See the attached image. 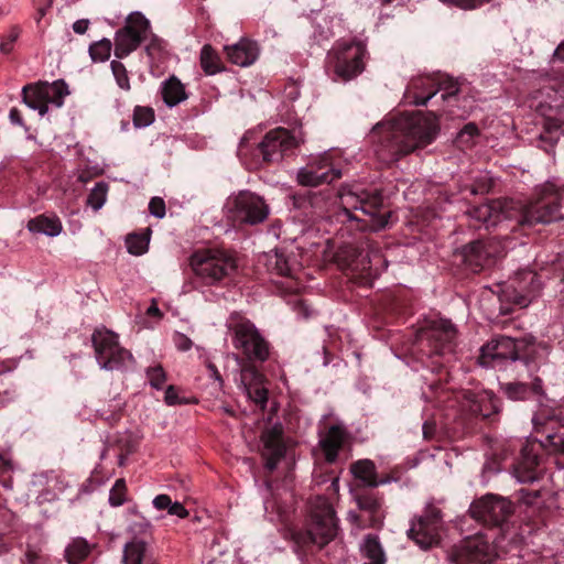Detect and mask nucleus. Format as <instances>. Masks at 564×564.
Masks as SVG:
<instances>
[{
    "label": "nucleus",
    "instance_id": "37998d69",
    "mask_svg": "<svg viewBox=\"0 0 564 564\" xmlns=\"http://www.w3.org/2000/svg\"><path fill=\"white\" fill-rule=\"evenodd\" d=\"M127 500V485L123 478L116 480L109 492V503L112 507L122 506Z\"/></svg>",
    "mask_w": 564,
    "mask_h": 564
},
{
    "label": "nucleus",
    "instance_id": "423d86ee",
    "mask_svg": "<svg viewBox=\"0 0 564 564\" xmlns=\"http://www.w3.org/2000/svg\"><path fill=\"white\" fill-rule=\"evenodd\" d=\"M189 265L206 284H214L231 275L237 269L234 256L225 250L207 249L193 253Z\"/></svg>",
    "mask_w": 564,
    "mask_h": 564
},
{
    "label": "nucleus",
    "instance_id": "69168bd1",
    "mask_svg": "<svg viewBox=\"0 0 564 564\" xmlns=\"http://www.w3.org/2000/svg\"><path fill=\"white\" fill-rule=\"evenodd\" d=\"M147 314L149 316H154V317H158V318H161L163 316L162 312L160 311L155 300H152V303L151 305L148 307L147 310Z\"/></svg>",
    "mask_w": 564,
    "mask_h": 564
},
{
    "label": "nucleus",
    "instance_id": "864d4df0",
    "mask_svg": "<svg viewBox=\"0 0 564 564\" xmlns=\"http://www.w3.org/2000/svg\"><path fill=\"white\" fill-rule=\"evenodd\" d=\"M149 210L156 218H163L165 216L164 200L161 197H153L149 203Z\"/></svg>",
    "mask_w": 564,
    "mask_h": 564
},
{
    "label": "nucleus",
    "instance_id": "052dcab7",
    "mask_svg": "<svg viewBox=\"0 0 564 564\" xmlns=\"http://www.w3.org/2000/svg\"><path fill=\"white\" fill-rule=\"evenodd\" d=\"M172 500L167 495H159L153 499V506L158 510H169Z\"/></svg>",
    "mask_w": 564,
    "mask_h": 564
},
{
    "label": "nucleus",
    "instance_id": "5701e85b",
    "mask_svg": "<svg viewBox=\"0 0 564 564\" xmlns=\"http://www.w3.org/2000/svg\"><path fill=\"white\" fill-rule=\"evenodd\" d=\"M502 393L512 401H527L532 398L546 397L543 380L539 376L531 375V381H512L501 383Z\"/></svg>",
    "mask_w": 564,
    "mask_h": 564
},
{
    "label": "nucleus",
    "instance_id": "6ab92c4d",
    "mask_svg": "<svg viewBox=\"0 0 564 564\" xmlns=\"http://www.w3.org/2000/svg\"><path fill=\"white\" fill-rule=\"evenodd\" d=\"M451 558L456 564H489L491 547L481 536H469L455 547Z\"/></svg>",
    "mask_w": 564,
    "mask_h": 564
},
{
    "label": "nucleus",
    "instance_id": "a878e982",
    "mask_svg": "<svg viewBox=\"0 0 564 564\" xmlns=\"http://www.w3.org/2000/svg\"><path fill=\"white\" fill-rule=\"evenodd\" d=\"M554 419V415L551 416L544 415L543 413H536L532 419V423L538 433H545V438L541 441L542 446L549 448L552 453L564 455V433L550 432L546 426L547 422H552Z\"/></svg>",
    "mask_w": 564,
    "mask_h": 564
},
{
    "label": "nucleus",
    "instance_id": "393cba45",
    "mask_svg": "<svg viewBox=\"0 0 564 564\" xmlns=\"http://www.w3.org/2000/svg\"><path fill=\"white\" fill-rule=\"evenodd\" d=\"M491 245L477 240L465 246L463 249L465 263L474 271H480L491 263L495 252Z\"/></svg>",
    "mask_w": 564,
    "mask_h": 564
},
{
    "label": "nucleus",
    "instance_id": "f8f14e48",
    "mask_svg": "<svg viewBox=\"0 0 564 564\" xmlns=\"http://www.w3.org/2000/svg\"><path fill=\"white\" fill-rule=\"evenodd\" d=\"M469 513L484 525L502 527L513 513V505L506 498L488 494L470 505Z\"/></svg>",
    "mask_w": 564,
    "mask_h": 564
},
{
    "label": "nucleus",
    "instance_id": "f704fd0d",
    "mask_svg": "<svg viewBox=\"0 0 564 564\" xmlns=\"http://www.w3.org/2000/svg\"><path fill=\"white\" fill-rule=\"evenodd\" d=\"M162 97L169 107H174L187 98L183 84L172 76L163 83Z\"/></svg>",
    "mask_w": 564,
    "mask_h": 564
},
{
    "label": "nucleus",
    "instance_id": "0e129e2a",
    "mask_svg": "<svg viewBox=\"0 0 564 564\" xmlns=\"http://www.w3.org/2000/svg\"><path fill=\"white\" fill-rule=\"evenodd\" d=\"M89 26V20L87 19H80L74 22L73 30L77 34H84Z\"/></svg>",
    "mask_w": 564,
    "mask_h": 564
},
{
    "label": "nucleus",
    "instance_id": "3c124183",
    "mask_svg": "<svg viewBox=\"0 0 564 564\" xmlns=\"http://www.w3.org/2000/svg\"><path fill=\"white\" fill-rule=\"evenodd\" d=\"M152 524L147 519H141L130 523L128 531L139 538V535H151Z\"/></svg>",
    "mask_w": 564,
    "mask_h": 564
},
{
    "label": "nucleus",
    "instance_id": "4c0bfd02",
    "mask_svg": "<svg viewBox=\"0 0 564 564\" xmlns=\"http://www.w3.org/2000/svg\"><path fill=\"white\" fill-rule=\"evenodd\" d=\"M200 66L207 75L221 70L220 57L209 44L204 45L200 51Z\"/></svg>",
    "mask_w": 564,
    "mask_h": 564
},
{
    "label": "nucleus",
    "instance_id": "473e14b6",
    "mask_svg": "<svg viewBox=\"0 0 564 564\" xmlns=\"http://www.w3.org/2000/svg\"><path fill=\"white\" fill-rule=\"evenodd\" d=\"M538 109L544 117V133L540 135V140L541 142L546 143L543 145V149L549 152L556 143V139L552 135L553 132L563 129L564 122L561 119L553 117L551 113H547L546 107L543 104H540Z\"/></svg>",
    "mask_w": 564,
    "mask_h": 564
},
{
    "label": "nucleus",
    "instance_id": "f3484780",
    "mask_svg": "<svg viewBox=\"0 0 564 564\" xmlns=\"http://www.w3.org/2000/svg\"><path fill=\"white\" fill-rule=\"evenodd\" d=\"M522 340L500 336L481 347L479 362L485 367H497L506 360H518Z\"/></svg>",
    "mask_w": 564,
    "mask_h": 564
},
{
    "label": "nucleus",
    "instance_id": "c85d7f7f",
    "mask_svg": "<svg viewBox=\"0 0 564 564\" xmlns=\"http://www.w3.org/2000/svg\"><path fill=\"white\" fill-rule=\"evenodd\" d=\"M347 436V431L343 426H329L325 436L319 441V445L324 452L326 462L334 463L337 459L338 453L341 449Z\"/></svg>",
    "mask_w": 564,
    "mask_h": 564
},
{
    "label": "nucleus",
    "instance_id": "a19ab883",
    "mask_svg": "<svg viewBox=\"0 0 564 564\" xmlns=\"http://www.w3.org/2000/svg\"><path fill=\"white\" fill-rule=\"evenodd\" d=\"M149 240L150 238L147 235H128L126 239L128 252L134 256H141L148 250Z\"/></svg>",
    "mask_w": 564,
    "mask_h": 564
},
{
    "label": "nucleus",
    "instance_id": "9d476101",
    "mask_svg": "<svg viewBox=\"0 0 564 564\" xmlns=\"http://www.w3.org/2000/svg\"><path fill=\"white\" fill-rule=\"evenodd\" d=\"M457 333L451 319L440 317L427 321L419 329L416 340L420 346L430 348V355H444L453 351Z\"/></svg>",
    "mask_w": 564,
    "mask_h": 564
},
{
    "label": "nucleus",
    "instance_id": "72a5a7b5",
    "mask_svg": "<svg viewBox=\"0 0 564 564\" xmlns=\"http://www.w3.org/2000/svg\"><path fill=\"white\" fill-rule=\"evenodd\" d=\"M360 552L364 557L369 560L368 563L364 564H384L386 554L379 538L375 534H368L365 536L362 544L360 545Z\"/></svg>",
    "mask_w": 564,
    "mask_h": 564
},
{
    "label": "nucleus",
    "instance_id": "c03bdc74",
    "mask_svg": "<svg viewBox=\"0 0 564 564\" xmlns=\"http://www.w3.org/2000/svg\"><path fill=\"white\" fill-rule=\"evenodd\" d=\"M246 390L248 397L259 405L261 410H264L268 402V389L260 384V382H256L254 384L246 387Z\"/></svg>",
    "mask_w": 564,
    "mask_h": 564
},
{
    "label": "nucleus",
    "instance_id": "b1692460",
    "mask_svg": "<svg viewBox=\"0 0 564 564\" xmlns=\"http://www.w3.org/2000/svg\"><path fill=\"white\" fill-rule=\"evenodd\" d=\"M514 475L520 482H533L541 478L540 457L532 448H522L521 457L514 466Z\"/></svg>",
    "mask_w": 564,
    "mask_h": 564
},
{
    "label": "nucleus",
    "instance_id": "c9c22d12",
    "mask_svg": "<svg viewBox=\"0 0 564 564\" xmlns=\"http://www.w3.org/2000/svg\"><path fill=\"white\" fill-rule=\"evenodd\" d=\"M350 471L356 479H359L365 486L375 488L376 482V465L370 459H360L351 464Z\"/></svg>",
    "mask_w": 564,
    "mask_h": 564
},
{
    "label": "nucleus",
    "instance_id": "e433bc0d",
    "mask_svg": "<svg viewBox=\"0 0 564 564\" xmlns=\"http://www.w3.org/2000/svg\"><path fill=\"white\" fill-rule=\"evenodd\" d=\"M268 270L279 276L293 278V267L290 263L289 257L279 250L267 257Z\"/></svg>",
    "mask_w": 564,
    "mask_h": 564
},
{
    "label": "nucleus",
    "instance_id": "2f4dec72",
    "mask_svg": "<svg viewBox=\"0 0 564 564\" xmlns=\"http://www.w3.org/2000/svg\"><path fill=\"white\" fill-rule=\"evenodd\" d=\"M26 227L31 232L44 234L50 237L58 236L63 228L58 217H48L45 215H40L30 219Z\"/></svg>",
    "mask_w": 564,
    "mask_h": 564
},
{
    "label": "nucleus",
    "instance_id": "9b49d317",
    "mask_svg": "<svg viewBox=\"0 0 564 564\" xmlns=\"http://www.w3.org/2000/svg\"><path fill=\"white\" fill-rule=\"evenodd\" d=\"M68 95L67 85L63 80L52 84H29L22 88V101L31 109L37 110L41 117L48 111V105L61 107Z\"/></svg>",
    "mask_w": 564,
    "mask_h": 564
},
{
    "label": "nucleus",
    "instance_id": "f257e3e1",
    "mask_svg": "<svg viewBox=\"0 0 564 564\" xmlns=\"http://www.w3.org/2000/svg\"><path fill=\"white\" fill-rule=\"evenodd\" d=\"M438 131V120L433 113H417L378 123L372 129L370 138L378 160L390 165L416 149L432 143Z\"/></svg>",
    "mask_w": 564,
    "mask_h": 564
},
{
    "label": "nucleus",
    "instance_id": "c756f323",
    "mask_svg": "<svg viewBox=\"0 0 564 564\" xmlns=\"http://www.w3.org/2000/svg\"><path fill=\"white\" fill-rule=\"evenodd\" d=\"M122 564H154L148 555V543L141 538L132 536L123 546Z\"/></svg>",
    "mask_w": 564,
    "mask_h": 564
},
{
    "label": "nucleus",
    "instance_id": "774afa93",
    "mask_svg": "<svg viewBox=\"0 0 564 564\" xmlns=\"http://www.w3.org/2000/svg\"><path fill=\"white\" fill-rule=\"evenodd\" d=\"M394 480H395V478H393L391 476H384V477H381V478H378L376 476L377 487L380 486V485L390 484L391 481H394Z\"/></svg>",
    "mask_w": 564,
    "mask_h": 564
},
{
    "label": "nucleus",
    "instance_id": "bb28decb",
    "mask_svg": "<svg viewBox=\"0 0 564 564\" xmlns=\"http://www.w3.org/2000/svg\"><path fill=\"white\" fill-rule=\"evenodd\" d=\"M228 59L238 66L247 67L254 63L259 48L256 42L242 39L238 43L225 47Z\"/></svg>",
    "mask_w": 564,
    "mask_h": 564
},
{
    "label": "nucleus",
    "instance_id": "1a4fd4ad",
    "mask_svg": "<svg viewBox=\"0 0 564 564\" xmlns=\"http://www.w3.org/2000/svg\"><path fill=\"white\" fill-rule=\"evenodd\" d=\"M96 359L106 370H118L133 362L131 352L119 345L118 335L108 329H96L91 336Z\"/></svg>",
    "mask_w": 564,
    "mask_h": 564
},
{
    "label": "nucleus",
    "instance_id": "aec40b11",
    "mask_svg": "<svg viewBox=\"0 0 564 564\" xmlns=\"http://www.w3.org/2000/svg\"><path fill=\"white\" fill-rule=\"evenodd\" d=\"M441 518L438 512H430L420 517L412 523L408 531V536L421 549H430L440 542Z\"/></svg>",
    "mask_w": 564,
    "mask_h": 564
},
{
    "label": "nucleus",
    "instance_id": "13d9d810",
    "mask_svg": "<svg viewBox=\"0 0 564 564\" xmlns=\"http://www.w3.org/2000/svg\"><path fill=\"white\" fill-rule=\"evenodd\" d=\"M490 185L487 183L466 185L462 192L468 191L470 195L485 194L489 191Z\"/></svg>",
    "mask_w": 564,
    "mask_h": 564
},
{
    "label": "nucleus",
    "instance_id": "4d7b16f0",
    "mask_svg": "<svg viewBox=\"0 0 564 564\" xmlns=\"http://www.w3.org/2000/svg\"><path fill=\"white\" fill-rule=\"evenodd\" d=\"M167 512L172 516H176L181 519H184L188 516V511L185 509V507L181 502H171L170 508Z\"/></svg>",
    "mask_w": 564,
    "mask_h": 564
},
{
    "label": "nucleus",
    "instance_id": "ddd939ff",
    "mask_svg": "<svg viewBox=\"0 0 564 564\" xmlns=\"http://www.w3.org/2000/svg\"><path fill=\"white\" fill-rule=\"evenodd\" d=\"M150 22L141 14H131L123 28L115 35V56L124 58L135 51L142 41L147 39Z\"/></svg>",
    "mask_w": 564,
    "mask_h": 564
},
{
    "label": "nucleus",
    "instance_id": "a18cd8bd",
    "mask_svg": "<svg viewBox=\"0 0 564 564\" xmlns=\"http://www.w3.org/2000/svg\"><path fill=\"white\" fill-rule=\"evenodd\" d=\"M110 67L117 85L123 90H129L131 86L126 66L119 61H112Z\"/></svg>",
    "mask_w": 564,
    "mask_h": 564
},
{
    "label": "nucleus",
    "instance_id": "20e7f679",
    "mask_svg": "<svg viewBox=\"0 0 564 564\" xmlns=\"http://www.w3.org/2000/svg\"><path fill=\"white\" fill-rule=\"evenodd\" d=\"M335 510L326 497L318 496L312 502L311 521L305 530L292 532V540L301 547L327 545L337 535Z\"/></svg>",
    "mask_w": 564,
    "mask_h": 564
},
{
    "label": "nucleus",
    "instance_id": "cd10ccee",
    "mask_svg": "<svg viewBox=\"0 0 564 564\" xmlns=\"http://www.w3.org/2000/svg\"><path fill=\"white\" fill-rule=\"evenodd\" d=\"M359 509L368 514L367 527L379 528L383 523L384 513L382 510V498L371 492L356 496Z\"/></svg>",
    "mask_w": 564,
    "mask_h": 564
},
{
    "label": "nucleus",
    "instance_id": "5fc2aeb1",
    "mask_svg": "<svg viewBox=\"0 0 564 564\" xmlns=\"http://www.w3.org/2000/svg\"><path fill=\"white\" fill-rule=\"evenodd\" d=\"M173 341L180 351H187L193 347V341L191 338L182 333H175L173 336Z\"/></svg>",
    "mask_w": 564,
    "mask_h": 564
},
{
    "label": "nucleus",
    "instance_id": "a211bd4d",
    "mask_svg": "<svg viewBox=\"0 0 564 564\" xmlns=\"http://www.w3.org/2000/svg\"><path fill=\"white\" fill-rule=\"evenodd\" d=\"M516 207V200L503 198L491 200L490 203L476 206L468 210V216L477 223L490 228L501 224L503 220H513L512 210Z\"/></svg>",
    "mask_w": 564,
    "mask_h": 564
},
{
    "label": "nucleus",
    "instance_id": "f03ea898",
    "mask_svg": "<svg viewBox=\"0 0 564 564\" xmlns=\"http://www.w3.org/2000/svg\"><path fill=\"white\" fill-rule=\"evenodd\" d=\"M343 223H350L358 230L378 231L388 224L390 212H381L383 197L378 192L347 191L340 195Z\"/></svg>",
    "mask_w": 564,
    "mask_h": 564
},
{
    "label": "nucleus",
    "instance_id": "79ce46f5",
    "mask_svg": "<svg viewBox=\"0 0 564 564\" xmlns=\"http://www.w3.org/2000/svg\"><path fill=\"white\" fill-rule=\"evenodd\" d=\"M108 184L98 182L87 197V204L95 210L100 209L107 198Z\"/></svg>",
    "mask_w": 564,
    "mask_h": 564
},
{
    "label": "nucleus",
    "instance_id": "0eeeda50",
    "mask_svg": "<svg viewBox=\"0 0 564 564\" xmlns=\"http://www.w3.org/2000/svg\"><path fill=\"white\" fill-rule=\"evenodd\" d=\"M366 55L367 46L361 40L338 41L329 53L334 74L344 82L357 77L365 69Z\"/></svg>",
    "mask_w": 564,
    "mask_h": 564
},
{
    "label": "nucleus",
    "instance_id": "412c9836",
    "mask_svg": "<svg viewBox=\"0 0 564 564\" xmlns=\"http://www.w3.org/2000/svg\"><path fill=\"white\" fill-rule=\"evenodd\" d=\"M260 438L263 445L261 456L264 459V468L271 473L276 468L286 452L282 426L276 424L264 430Z\"/></svg>",
    "mask_w": 564,
    "mask_h": 564
},
{
    "label": "nucleus",
    "instance_id": "7c9ffc66",
    "mask_svg": "<svg viewBox=\"0 0 564 564\" xmlns=\"http://www.w3.org/2000/svg\"><path fill=\"white\" fill-rule=\"evenodd\" d=\"M94 544L86 539L77 536L70 540L64 550V558L68 564H80L91 553Z\"/></svg>",
    "mask_w": 564,
    "mask_h": 564
},
{
    "label": "nucleus",
    "instance_id": "4be33fe9",
    "mask_svg": "<svg viewBox=\"0 0 564 564\" xmlns=\"http://www.w3.org/2000/svg\"><path fill=\"white\" fill-rule=\"evenodd\" d=\"M464 399L469 412L485 420H492L500 412V400L491 391H468L464 394Z\"/></svg>",
    "mask_w": 564,
    "mask_h": 564
},
{
    "label": "nucleus",
    "instance_id": "603ef678",
    "mask_svg": "<svg viewBox=\"0 0 564 564\" xmlns=\"http://www.w3.org/2000/svg\"><path fill=\"white\" fill-rule=\"evenodd\" d=\"M22 563L23 564H44V557L41 553V550L35 546L28 545L25 553H24V557L22 560Z\"/></svg>",
    "mask_w": 564,
    "mask_h": 564
},
{
    "label": "nucleus",
    "instance_id": "7ed1b4c3",
    "mask_svg": "<svg viewBox=\"0 0 564 564\" xmlns=\"http://www.w3.org/2000/svg\"><path fill=\"white\" fill-rule=\"evenodd\" d=\"M563 194L552 184H545L527 205L516 202L513 220L520 226L546 225L564 219Z\"/></svg>",
    "mask_w": 564,
    "mask_h": 564
},
{
    "label": "nucleus",
    "instance_id": "58836bf2",
    "mask_svg": "<svg viewBox=\"0 0 564 564\" xmlns=\"http://www.w3.org/2000/svg\"><path fill=\"white\" fill-rule=\"evenodd\" d=\"M478 135V127L474 122H469L457 133L455 142L462 149H470L475 144V138Z\"/></svg>",
    "mask_w": 564,
    "mask_h": 564
},
{
    "label": "nucleus",
    "instance_id": "39448f33",
    "mask_svg": "<svg viewBox=\"0 0 564 564\" xmlns=\"http://www.w3.org/2000/svg\"><path fill=\"white\" fill-rule=\"evenodd\" d=\"M228 328L232 334V345L249 361L264 362L270 356V344L256 325L238 314L231 315Z\"/></svg>",
    "mask_w": 564,
    "mask_h": 564
},
{
    "label": "nucleus",
    "instance_id": "49530a36",
    "mask_svg": "<svg viewBox=\"0 0 564 564\" xmlns=\"http://www.w3.org/2000/svg\"><path fill=\"white\" fill-rule=\"evenodd\" d=\"M21 35V29L18 25L10 28L9 32L2 36L0 43V52L8 55L13 52L14 44Z\"/></svg>",
    "mask_w": 564,
    "mask_h": 564
},
{
    "label": "nucleus",
    "instance_id": "ea45409f",
    "mask_svg": "<svg viewBox=\"0 0 564 564\" xmlns=\"http://www.w3.org/2000/svg\"><path fill=\"white\" fill-rule=\"evenodd\" d=\"M112 43L108 39L97 41L89 46V55L94 62H105L110 57Z\"/></svg>",
    "mask_w": 564,
    "mask_h": 564
},
{
    "label": "nucleus",
    "instance_id": "6e6d98bb",
    "mask_svg": "<svg viewBox=\"0 0 564 564\" xmlns=\"http://www.w3.org/2000/svg\"><path fill=\"white\" fill-rule=\"evenodd\" d=\"M164 401L167 405H176L183 403V400L178 398L177 389L174 386H169L166 388Z\"/></svg>",
    "mask_w": 564,
    "mask_h": 564
},
{
    "label": "nucleus",
    "instance_id": "e2e57ef3",
    "mask_svg": "<svg viewBox=\"0 0 564 564\" xmlns=\"http://www.w3.org/2000/svg\"><path fill=\"white\" fill-rule=\"evenodd\" d=\"M161 48H162L161 41L159 39L154 37L151 41V43L145 46V52L148 53L149 56L153 57L156 52L161 51Z\"/></svg>",
    "mask_w": 564,
    "mask_h": 564
},
{
    "label": "nucleus",
    "instance_id": "bf43d9fd",
    "mask_svg": "<svg viewBox=\"0 0 564 564\" xmlns=\"http://www.w3.org/2000/svg\"><path fill=\"white\" fill-rule=\"evenodd\" d=\"M9 120L12 124L23 127L25 130H28V128L25 127V123L23 121L22 113L18 108L13 107L10 109Z\"/></svg>",
    "mask_w": 564,
    "mask_h": 564
},
{
    "label": "nucleus",
    "instance_id": "338daca9",
    "mask_svg": "<svg viewBox=\"0 0 564 564\" xmlns=\"http://www.w3.org/2000/svg\"><path fill=\"white\" fill-rule=\"evenodd\" d=\"M554 57L564 62V41L555 50Z\"/></svg>",
    "mask_w": 564,
    "mask_h": 564
},
{
    "label": "nucleus",
    "instance_id": "680f3d73",
    "mask_svg": "<svg viewBox=\"0 0 564 564\" xmlns=\"http://www.w3.org/2000/svg\"><path fill=\"white\" fill-rule=\"evenodd\" d=\"M206 367H207V369H208V371H209V376H210L215 381H217V382H218L219 388H221V387H223L224 381H223V378H221V376H220V373H219V371H218L217 367H216L213 362H210V361H208V362L206 364Z\"/></svg>",
    "mask_w": 564,
    "mask_h": 564
},
{
    "label": "nucleus",
    "instance_id": "2eb2a0df",
    "mask_svg": "<svg viewBox=\"0 0 564 564\" xmlns=\"http://www.w3.org/2000/svg\"><path fill=\"white\" fill-rule=\"evenodd\" d=\"M437 91H443V100H449L458 94V83L451 77H440L437 83L430 78H419L408 88L406 97L416 106H425Z\"/></svg>",
    "mask_w": 564,
    "mask_h": 564
},
{
    "label": "nucleus",
    "instance_id": "4468645a",
    "mask_svg": "<svg viewBox=\"0 0 564 564\" xmlns=\"http://www.w3.org/2000/svg\"><path fill=\"white\" fill-rule=\"evenodd\" d=\"M340 177L341 171L334 165L328 152L312 158L305 166L297 171L296 175L300 185L311 187L330 184Z\"/></svg>",
    "mask_w": 564,
    "mask_h": 564
},
{
    "label": "nucleus",
    "instance_id": "6e6552de",
    "mask_svg": "<svg viewBox=\"0 0 564 564\" xmlns=\"http://www.w3.org/2000/svg\"><path fill=\"white\" fill-rule=\"evenodd\" d=\"M226 208L228 218L239 225L262 224L270 215V207L265 200L249 191H241L230 197Z\"/></svg>",
    "mask_w": 564,
    "mask_h": 564
},
{
    "label": "nucleus",
    "instance_id": "de8ad7c7",
    "mask_svg": "<svg viewBox=\"0 0 564 564\" xmlns=\"http://www.w3.org/2000/svg\"><path fill=\"white\" fill-rule=\"evenodd\" d=\"M147 378L152 388L160 390L166 381V372L161 365H155L148 368Z\"/></svg>",
    "mask_w": 564,
    "mask_h": 564
},
{
    "label": "nucleus",
    "instance_id": "09e8293b",
    "mask_svg": "<svg viewBox=\"0 0 564 564\" xmlns=\"http://www.w3.org/2000/svg\"><path fill=\"white\" fill-rule=\"evenodd\" d=\"M154 120V112L148 107H135L133 111V123L137 128L150 126Z\"/></svg>",
    "mask_w": 564,
    "mask_h": 564
},
{
    "label": "nucleus",
    "instance_id": "8fccbe9b",
    "mask_svg": "<svg viewBox=\"0 0 564 564\" xmlns=\"http://www.w3.org/2000/svg\"><path fill=\"white\" fill-rule=\"evenodd\" d=\"M441 2L453 6L463 10H474L477 9L485 3L489 2V0H440Z\"/></svg>",
    "mask_w": 564,
    "mask_h": 564
},
{
    "label": "nucleus",
    "instance_id": "dca6fc26",
    "mask_svg": "<svg viewBox=\"0 0 564 564\" xmlns=\"http://www.w3.org/2000/svg\"><path fill=\"white\" fill-rule=\"evenodd\" d=\"M300 143L301 139L290 130L275 128L265 133L258 149L264 162H279Z\"/></svg>",
    "mask_w": 564,
    "mask_h": 564
}]
</instances>
